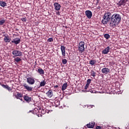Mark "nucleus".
Wrapping results in <instances>:
<instances>
[{
	"label": "nucleus",
	"instance_id": "0eeeda50",
	"mask_svg": "<svg viewBox=\"0 0 129 129\" xmlns=\"http://www.w3.org/2000/svg\"><path fill=\"white\" fill-rule=\"evenodd\" d=\"M21 43V39L19 38H15L13 39V40L10 42V44H15V45H18V44H20Z\"/></svg>",
	"mask_w": 129,
	"mask_h": 129
},
{
	"label": "nucleus",
	"instance_id": "4be33fe9",
	"mask_svg": "<svg viewBox=\"0 0 129 129\" xmlns=\"http://www.w3.org/2000/svg\"><path fill=\"white\" fill-rule=\"evenodd\" d=\"M0 6L1 7L5 8V7H7V3L4 1H0Z\"/></svg>",
	"mask_w": 129,
	"mask_h": 129
},
{
	"label": "nucleus",
	"instance_id": "5701e85b",
	"mask_svg": "<svg viewBox=\"0 0 129 129\" xmlns=\"http://www.w3.org/2000/svg\"><path fill=\"white\" fill-rule=\"evenodd\" d=\"M47 83H46V81H45V80L41 82L40 84L39 85V88H40V87H42L43 86H45V85Z\"/></svg>",
	"mask_w": 129,
	"mask_h": 129
},
{
	"label": "nucleus",
	"instance_id": "6ab92c4d",
	"mask_svg": "<svg viewBox=\"0 0 129 129\" xmlns=\"http://www.w3.org/2000/svg\"><path fill=\"white\" fill-rule=\"evenodd\" d=\"M37 72H38V73H39V74L40 75H41V76H42V75H44V74H45V72H44V70H43L41 68L38 69Z\"/></svg>",
	"mask_w": 129,
	"mask_h": 129
},
{
	"label": "nucleus",
	"instance_id": "a19ab883",
	"mask_svg": "<svg viewBox=\"0 0 129 129\" xmlns=\"http://www.w3.org/2000/svg\"><path fill=\"white\" fill-rule=\"evenodd\" d=\"M92 106H93V105H91V107H92Z\"/></svg>",
	"mask_w": 129,
	"mask_h": 129
},
{
	"label": "nucleus",
	"instance_id": "72a5a7b5",
	"mask_svg": "<svg viewBox=\"0 0 129 129\" xmlns=\"http://www.w3.org/2000/svg\"><path fill=\"white\" fill-rule=\"evenodd\" d=\"M88 87H89V85H88V84H86V85L85 87V89H87V88H88Z\"/></svg>",
	"mask_w": 129,
	"mask_h": 129
},
{
	"label": "nucleus",
	"instance_id": "79ce46f5",
	"mask_svg": "<svg viewBox=\"0 0 129 129\" xmlns=\"http://www.w3.org/2000/svg\"><path fill=\"white\" fill-rule=\"evenodd\" d=\"M35 109H37V108H35Z\"/></svg>",
	"mask_w": 129,
	"mask_h": 129
},
{
	"label": "nucleus",
	"instance_id": "c85d7f7f",
	"mask_svg": "<svg viewBox=\"0 0 129 129\" xmlns=\"http://www.w3.org/2000/svg\"><path fill=\"white\" fill-rule=\"evenodd\" d=\"M53 38L51 37V38H49L47 39V42H48L49 43H50L51 42H53Z\"/></svg>",
	"mask_w": 129,
	"mask_h": 129
},
{
	"label": "nucleus",
	"instance_id": "a878e982",
	"mask_svg": "<svg viewBox=\"0 0 129 129\" xmlns=\"http://www.w3.org/2000/svg\"><path fill=\"white\" fill-rule=\"evenodd\" d=\"M90 64L91 65H95V64H96V60H91L90 61Z\"/></svg>",
	"mask_w": 129,
	"mask_h": 129
},
{
	"label": "nucleus",
	"instance_id": "20e7f679",
	"mask_svg": "<svg viewBox=\"0 0 129 129\" xmlns=\"http://www.w3.org/2000/svg\"><path fill=\"white\" fill-rule=\"evenodd\" d=\"M12 54L16 57H21V56H23V52L20 50H14L12 51Z\"/></svg>",
	"mask_w": 129,
	"mask_h": 129
},
{
	"label": "nucleus",
	"instance_id": "4c0bfd02",
	"mask_svg": "<svg viewBox=\"0 0 129 129\" xmlns=\"http://www.w3.org/2000/svg\"><path fill=\"white\" fill-rule=\"evenodd\" d=\"M54 88H58V85L54 86Z\"/></svg>",
	"mask_w": 129,
	"mask_h": 129
},
{
	"label": "nucleus",
	"instance_id": "2eb2a0df",
	"mask_svg": "<svg viewBox=\"0 0 129 129\" xmlns=\"http://www.w3.org/2000/svg\"><path fill=\"white\" fill-rule=\"evenodd\" d=\"M109 50H110V47L107 46L105 49L102 50V54H104V55L108 54Z\"/></svg>",
	"mask_w": 129,
	"mask_h": 129
},
{
	"label": "nucleus",
	"instance_id": "58836bf2",
	"mask_svg": "<svg viewBox=\"0 0 129 129\" xmlns=\"http://www.w3.org/2000/svg\"><path fill=\"white\" fill-rule=\"evenodd\" d=\"M20 99V100H21V101H23V98H20V99Z\"/></svg>",
	"mask_w": 129,
	"mask_h": 129
},
{
	"label": "nucleus",
	"instance_id": "e433bc0d",
	"mask_svg": "<svg viewBox=\"0 0 129 129\" xmlns=\"http://www.w3.org/2000/svg\"><path fill=\"white\" fill-rule=\"evenodd\" d=\"M56 15H60V12H56Z\"/></svg>",
	"mask_w": 129,
	"mask_h": 129
},
{
	"label": "nucleus",
	"instance_id": "dca6fc26",
	"mask_svg": "<svg viewBox=\"0 0 129 129\" xmlns=\"http://www.w3.org/2000/svg\"><path fill=\"white\" fill-rule=\"evenodd\" d=\"M1 86L3 87V88H5V89H7L8 90V91H12V89L9 85H4V84H1Z\"/></svg>",
	"mask_w": 129,
	"mask_h": 129
},
{
	"label": "nucleus",
	"instance_id": "412c9836",
	"mask_svg": "<svg viewBox=\"0 0 129 129\" xmlns=\"http://www.w3.org/2000/svg\"><path fill=\"white\" fill-rule=\"evenodd\" d=\"M67 86H68L67 83H65L63 84L61 88V90H62V91H64V90H65L67 88Z\"/></svg>",
	"mask_w": 129,
	"mask_h": 129
},
{
	"label": "nucleus",
	"instance_id": "aec40b11",
	"mask_svg": "<svg viewBox=\"0 0 129 129\" xmlns=\"http://www.w3.org/2000/svg\"><path fill=\"white\" fill-rule=\"evenodd\" d=\"M15 96H16V98H17V99H21V98H22V97H23V94L18 93L17 94V95H15Z\"/></svg>",
	"mask_w": 129,
	"mask_h": 129
},
{
	"label": "nucleus",
	"instance_id": "f03ea898",
	"mask_svg": "<svg viewBox=\"0 0 129 129\" xmlns=\"http://www.w3.org/2000/svg\"><path fill=\"white\" fill-rule=\"evenodd\" d=\"M111 20V13L108 12L104 14L103 18L101 21L102 24L103 25H106Z\"/></svg>",
	"mask_w": 129,
	"mask_h": 129
},
{
	"label": "nucleus",
	"instance_id": "a211bd4d",
	"mask_svg": "<svg viewBox=\"0 0 129 129\" xmlns=\"http://www.w3.org/2000/svg\"><path fill=\"white\" fill-rule=\"evenodd\" d=\"M4 36L5 37L4 40L5 41V43H10V42H11V38H10V36H9V35H5Z\"/></svg>",
	"mask_w": 129,
	"mask_h": 129
},
{
	"label": "nucleus",
	"instance_id": "4468645a",
	"mask_svg": "<svg viewBox=\"0 0 129 129\" xmlns=\"http://www.w3.org/2000/svg\"><path fill=\"white\" fill-rule=\"evenodd\" d=\"M95 125V122L94 121H92L91 122H89V124H87V126L89 128H93Z\"/></svg>",
	"mask_w": 129,
	"mask_h": 129
},
{
	"label": "nucleus",
	"instance_id": "7c9ffc66",
	"mask_svg": "<svg viewBox=\"0 0 129 129\" xmlns=\"http://www.w3.org/2000/svg\"><path fill=\"white\" fill-rule=\"evenodd\" d=\"M94 3H95V5H96V6H97L98 4H99V0H94Z\"/></svg>",
	"mask_w": 129,
	"mask_h": 129
},
{
	"label": "nucleus",
	"instance_id": "c9c22d12",
	"mask_svg": "<svg viewBox=\"0 0 129 129\" xmlns=\"http://www.w3.org/2000/svg\"><path fill=\"white\" fill-rule=\"evenodd\" d=\"M97 9L98 10H100V9H101V7L100 6H98V7H97Z\"/></svg>",
	"mask_w": 129,
	"mask_h": 129
},
{
	"label": "nucleus",
	"instance_id": "bb28decb",
	"mask_svg": "<svg viewBox=\"0 0 129 129\" xmlns=\"http://www.w3.org/2000/svg\"><path fill=\"white\" fill-rule=\"evenodd\" d=\"M104 38H105V39H106V40H108L109 39V38H110V35H109V34H105L104 35Z\"/></svg>",
	"mask_w": 129,
	"mask_h": 129
},
{
	"label": "nucleus",
	"instance_id": "39448f33",
	"mask_svg": "<svg viewBox=\"0 0 129 129\" xmlns=\"http://www.w3.org/2000/svg\"><path fill=\"white\" fill-rule=\"evenodd\" d=\"M26 79L27 83L30 85H33V84H35V79H34V78L28 77Z\"/></svg>",
	"mask_w": 129,
	"mask_h": 129
},
{
	"label": "nucleus",
	"instance_id": "b1692460",
	"mask_svg": "<svg viewBox=\"0 0 129 129\" xmlns=\"http://www.w3.org/2000/svg\"><path fill=\"white\" fill-rule=\"evenodd\" d=\"M91 76H92L93 77H95L96 76V73L94 72V71L92 70L90 72Z\"/></svg>",
	"mask_w": 129,
	"mask_h": 129
},
{
	"label": "nucleus",
	"instance_id": "c756f323",
	"mask_svg": "<svg viewBox=\"0 0 129 129\" xmlns=\"http://www.w3.org/2000/svg\"><path fill=\"white\" fill-rule=\"evenodd\" d=\"M62 64L65 65V64H67V59H63L62 60Z\"/></svg>",
	"mask_w": 129,
	"mask_h": 129
},
{
	"label": "nucleus",
	"instance_id": "cd10ccee",
	"mask_svg": "<svg viewBox=\"0 0 129 129\" xmlns=\"http://www.w3.org/2000/svg\"><path fill=\"white\" fill-rule=\"evenodd\" d=\"M5 23H6V20H4V19H2L0 20V26H3V25H4V24H5Z\"/></svg>",
	"mask_w": 129,
	"mask_h": 129
},
{
	"label": "nucleus",
	"instance_id": "ddd939ff",
	"mask_svg": "<svg viewBox=\"0 0 129 129\" xmlns=\"http://www.w3.org/2000/svg\"><path fill=\"white\" fill-rule=\"evenodd\" d=\"M101 71L103 74H108L110 72V70L107 68H104L102 69Z\"/></svg>",
	"mask_w": 129,
	"mask_h": 129
},
{
	"label": "nucleus",
	"instance_id": "f3484780",
	"mask_svg": "<svg viewBox=\"0 0 129 129\" xmlns=\"http://www.w3.org/2000/svg\"><path fill=\"white\" fill-rule=\"evenodd\" d=\"M46 95L48 96V97L51 98V97L53 96V91H52V90H49L48 92H47Z\"/></svg>",
	"mask_w": 129,
	"mask_h": 129
},
{
	"label": "nucleus",
	"instance_id": "f8f14e48",
	"mask_svg": "<svg viewBox=\"0 0 129 129\" xmlns=\"http://www.w3.org/2000/svg\"><path fill=\"white\" fill-rule=\"evenodd\" d=\"M128 2V0H120L118 3L117 5L119 7H121V6H124L126 2Z\"/></svg>",
	"mask_w": 129,
	"mask_h": 129
},
{
	"label": "nucleus",
	"instance_id": "7ed1b4c3",
	"mask_svg": "<svg viewBox=\"0 0 129 129\" xmlns=\"http://www.w3.org/2000/svg\"><path fill=\"white\" fill-rule=\"evenodd\" d=\"M85 45V42L84 41H81L78 46V51L80 54H82L84 51H85V48L84 46Z\"/></svg>",
	"mask_w": 129,
	"mask_h": 129
},
{
	"label": "nucleus",
	"instance_id": "ea45409f",
	"mask_svg": "<svg viewBox=\"0 0 129 129\" xmlns=\"http://www.w3.org/2000/svg\"><path fill=\"white\" fill-rule=\"evenodd\" d=\"M90 92H91V93H94V92H93V91H90Z\"/></svg>",
	"mask_w": 129,
	"mask_h": 129
},
{
	"label": "nucleus",
	"instance_id": "393cba45",
	"mask_svg": "<svg viewBox=\"0 0 129 129\" xmlns=\"http://www.w3.org/2000/svg\"><path fill=\"white\" fill-rule=\"evenodd\" d=\"M14 61H15V62H17V63H19V62H20V61H22V59H21L19 57H17L14 59Z\"/></svg>",
	"mask_w": 129,
	"mask_h": 129
},
{
	"label": "nucleus",
	"instance_id": "1a4fd4ad",
	"mask_svg": "<svg viewBox=\"0 0 129 129\" xmlns=\"http://www.w3.org/2000/svg\"><path fill=\"white\" fill-rule=\"evenodd\" d=\"M23 98L24 100L28 103H29V102H31V101H32V97L29 96L28 94L24 95Z\"/></svg>",
	"mask_w": 129,
	"mask_h": 129
},
{
	"label": "nucleus",
	"instance_id": "6e6552de",
	"mask_svg": "<svg viewBox=\"0 0 129 129\" xmlns=\"http://www.w3.org/2000/svg\"><path fill=\"white\" fill-rule=\"evenodd\" d=\"M60 50L63 58H65L66 56V47L64 45H61L60 46Z\"/></svg>",
	"mask_w": 129,
	"mask_h": 129
},
{
	"label": "nucleus",
	"instance_id": "2f4dec72",
	"mask_svg": "<svg viewBox=\"0 0 129 129\" xmlns=\"http://www.w3.org/2000/svg\"><path fill=\"white\" fill-rule=\"evenodd\" d=\"M90 83H91V79H88L87 81V84H88L89 85Z\"/></svg>",
	"mask_w": 129,
	"mask_h": 129
},
{
	"label": "nucleus",
	"instance_id": "473e14b6",
	"mask_svg": "<svg viewBox=\"0 0 129 129\" xmlns=\"http://www.w3.org/2000/svg\"><path fill=\"white\" fill-rule=\"evenodd\" d=\"M21 21H22V22H26L27 21V19L26 18H21Z\"/></svg>",
	"mask_w": 129,
	"mask_h": 129
},
{
	"label": "nucleus",
	"instance_id": "423d86ee",
	"mask_svg": "<svg viewBox=\"0 0 129 129\" xmlns=\"http://www.w3.org/2000/svg\"><path fill=\"white\" fill-rule=\"evenodd\" d=\"M23 86L24 89H26L29 92H31V91H33V87H30L27 83H24Z\"/></svg>",
	"mask_w": 129,
	"mask_h": 129
},
{
	"label": "nucleus",
	"instance_id": "f704fd0d",
	"mask_svg": "<svg viewBox=\"0 0 129 129\" xmlns=\"http://www.w3.org/2000/svg\"><path fill=\"white\" fill-rule=\"evenodd\" d=\"M96 129H101V126H97L96 127Z\"/></svg>",
	"mask_w": 129,
	"mask_h": 129
},
{
	"label": "nucleus",
	"instance_id": "9d476101",
	"mask_svg": "<svg viewBox=\"0 0 129 129\" xmlns=\"http://www.w3.org/2000/svg\"><path fill=\"white\" fill-rule=\"evenodd\" d=\"M55 11H60L61 10V5L58 3H54L53 4Z\"/></svg>",
	"mask_w": 129,
	"mask_h": 129
},
{
	"label": "nucleus",
	"instance_id": "9b49d317",
	"mask_svg": "<svg viewBox=\"0 0 129 129\" xmlns=\"http://www.w3.org/2000/svg\"><path fill=\"white\" fill-rule=\"evenodd\" d=\"M85 15L88 19H91L92 17V12L89 10H87L85 11Z\"/></svg>",
	"mask_w": 129,
	"mask_h": 129
},
{
	"label": "nucleus",
	"instance_id": "f257e3e1",
	"mask_svg": "<svg viewBox=\"0 0 129 129\" xmlns=\"http://www.w3.org/2000/svg\"><path fill=\"white\" fill-rule=\"evenodd\" d=\"M121 20V16L118 14H114L111 16V21L109 23L111 28H115V26H117L119 24Z\"/></svg>",
	"mask_w": 129,
	"mask_h": 129
}]
</instances>
